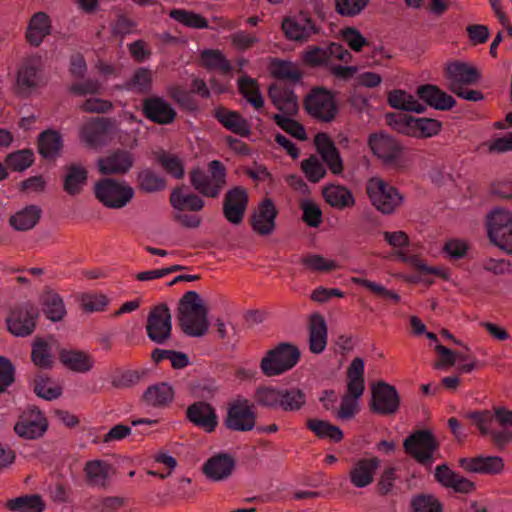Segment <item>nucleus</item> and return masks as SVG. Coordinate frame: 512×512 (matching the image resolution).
I'll use <instances>...</instances> for the list:
<instances>
[{
    "label": "nucleus",
    "instance_id": "1",
    "mask_svg": "<svg viewBox=\"0 0 512 512\" xmlns=\"http://www.w3.org/2000/svg\"><path fill=\"white\" fill-rule=\"evenodd\" d=\"M44 62L40 55L32 54L22 58L15 70L12 85L13 94L19 99H28L45 87Z\"/></svg>",
    "mask_w": 512,
    "mask_h": 512
},
{
    "label": "nucleus",
    "instance_id": "2",
    "mask_svg": "<svg viewBox=\"0 0 512 512\" xmlns=\"http://www.w3.org/2000/svg\"><path fill=\"white\" fill-rule=\"evenodd\" d=\"M208 310L195 291L186 292L178 304V321L182 331L191 337L206 334L209 323Z\"/></svg>",
    "mask_w": 512,
    "mask_h": 512
},
{
    "label": "nucleus",
    "instance_id": "3",
    "mask_svg": "<svg viewBox=\"0 0 512 512\" xmlns=\"http://www.w3.org/2000/svg\"><path fill=\"white\" fill-rule=\"evenodd\" d=\"M191 186L202 196L218 198L227 184V169L219 160L208 163L207 171L194 167L189 172Z\"/></svg>",
    "mask_w": 512,
    "mask_h": 512
},
{
    "label": "nucleus",
    "instance_id": "4",
    "mask_svg": "<svg viewBox=\"0 0 512 512\" xmlns=\"http://www.w3.org/2000/svg\"><path fill=\"white\" fill-rule=\"evenodd\" d=\"M385 118L394 131L418 139L436 136L442 128V123L437 119L416 118L405 113H387Z\"/></svg>",
    "mask_w": 512,
    "mask_h": 512
},
{
    "label": "nucleus",
    "instance_id": "5",
    "mask_svg": "<svg viewBox=\"0 0 512 512\" xmlns=\"http://www.w3.org/2000/svg\"><path fill=\"white\" fill-rule=\"evenodd\" d=\"M299 348L289 342H280L269 349L260 361V370L266 377L280 376L293 369L299 362Z\"/></svg>",
    "mask_w": 512,
    "mask_h": 512
},
{
    "label": "nucleus",
    "instance_id": "6",
    "mask_svg": "<svg viewBox=\"0 0 512 512\" xmlns=\"http://www.w3.org/2000/svg\"><path fill=\"white\" fill-rule=\"evenodd\" d=\"M364 366V360L356 357L347 368V394L342 397L336 414L341 420H350L357 412V399L362 396L365 389Z\"/></svg>",
    "mask_w": 512,
    "mask_h": 512
},
{
    "label": "nucleus",
    "instance_id": "7",
    "mask_svg": "<svg viewBox=\"0 0 512 512\" xmlns=\"http://www.w3.org/2000/svg\"><path fill=\"white\" fill-rule=\"evenodd\" d=\"M367 144L372 154L388 168L403 170L406 167L404 159V146L393 136L384 133H372Z\"/></svg>",
    "mask_w": 512,
    "mask_h": 512
},
{
    "label": "nucleus",
    "instance_id": "8",
    "mask_svg": "<svg viewBox=\"0 0 512 512\" xmlns=\"http://www.w3.org/2000/svg\"><path fill=\"white\" fill-rule=\"evenodd\" d=\"M95 198L105 207L121 209L134 197V189L125 181L104 177L98 180L93 188Z\"/></svg>",
    "mask_w": 512,
    "mask_h": 512
},
{
    "label": "nucleus",
    "instance_id": "9",
    "mask_svg": "<svg viewBox=\"0 0 512 512\" xmlns=\"http://www.w3.org/2000/svg\"><path fill=\"white\" fill-rule=\"evenodd\" d=\"M366 193L375 209L385 215L393 214L404 201V196L395 186L379 177L367 181Z\"/></svg>",
    "mask_w": 512,
    "mask_h": 512
},
{
    "label": "nucleus",
    "instance_id": "10",
    "mask_svg": "<svg viewBox=\"0 0 512 512\" xmlns=\"http://www.w3.org/2000/svg\"><path fill=\"white\" fill-rule=\"evenodd\" d=\"M439 447V441L433 432L427 429L414 431L403 442L405 453L429 470L435 460L433 454Z\"/></svg>",
    "mask_w": 512,
    "mask_h": 512
},
{
    "label": "nucleus",
    "instance_id": "11",
    "mask_svg": "<svg viewBox=\"0 0 512 512\" xmlns=\"http://www.w3.org/2000/svg\"><path fill=\"white\" fill-rule=\"evenodd\" d=\"M303 108L313 119L330 123L338 114L334 94L325 87H313L303 99Z\"/></svg>",
    "mask_w": 512,
    "mask_h": 512
},
{
    "label": "nucleus",
    "instance_id": "12",
    "mask_svg": "<svg viewBox=\"0 0 512 512\" xmlns=\"http://www.w3.org/2000/svg\"><path fill=\"white\" fill-rule=\"evenodd\" d=\"M487 236L490 242L512 255V213L504 209H495L487 215Z\"/></svg>",
    "mask_w": 512,
    "mask_h": 512
},
{
    "label": "nucleus",
    "instance_id": "13",
    "mask_svg": "<svg viewBox=\"0 0 512 512\" xmlns=\"http://www.w3.org/2000/svg\"><path fill=\"white\" fill-rule=\"evenodd\" d=\"M257 414L254 403L247 398L238 396L230 402L223 420L224 426L234 432H249L256 427Z\"/></svg>",
    "mask_w": 512,
    "mask_h": 512
},
{
    "label": "nucleus",
    "instance_id": "14",
    "mask_svg": "<svg viewBox=\"0 0 512 512\" xmlns=\"http://www.w3.org/2000/svg\"><path fill=\"white\" fill-rule=\"evenodd\" d=\"M462 417L470 420L483 437L489 436L491 438V433L495 430L490 429L489 426L493 421H496L505 430L508 427H512V410L504 406L493 407V410L468 411L463 413Z\"/></svg>",
    "mask_w": 512,
    "mask_h": 512
},
{
    "label": "nucleus",
    "instance_id": "15",
    "mask_svg": "<svg viewBox=\"0 0 512 512\" xmlns=\"http://www.w3.org/2000/svg\"><path fill=\"white\" fill-rule=\"evenodd\" d=\"M146 332L148 338L156 344H164L171 338L172 316L167 304L161 303L151 309Z\"/></svg>",
    "mask_w": 512,
    "mask_h": 512
},
{
    "label": "nucleus",
    "instance_id": "16",
    "mask_svg": "<svg viewBox=\"0 0 512 512\" xmlns=\"http://www.w3.org/2000/svg\"><path fill=\"white\" fill-rule=\"evenodd\" d=\"M38 315L37 307L30 302L15 307L6 319L8 331L17 337L31 335L36 328Z\"/></svg>",
    "mask_w": 512,
    "mask_h": 512
},
{
    "label": "nucleus",
    "instance_id": "17",
    "mask_svg": "<svg viewBox=\"0 0 512 512\" xmlns=\"http://www.w3.org/2000/svg\"><path fill=\"white\" fill-rule=\"evenodd\" d=\"M135 164V155L124 148L113 149L97 160V168L104 176L126 175Z\"/></svg>",
    "mask_w": 512,
    "mask_h": 512
},
{
    "label": "nucleus",
    "instance_id": "18",
    "mask_svg": "<svg viewBox=\"0 0 512 512\" xmlns=\"http://www.w3.org/2000/svg\"><path fill=\"white\" fill-rule=\"evenodd\" d=\"M400 407V396L395 386L379 381L372 386L370 409L379 415L395 414Z\"/></svg>",
    "mask_w": 512,
    "mask_h": 512
},
{
    "label": "nucleus",
    "instance_id": "19",
    "mask_svg": "<svg viewBox=\"0 0 512 512\" xmlns=\"http://www.w3.org/2000/svg\"><path fill=\"white\" fill-rule=\"evenodd\" d=\"M281 28L288 40L299 42L309 40L313 35L319 34L321 30L308 12H300L297 16L285 17Z\"/></svg>",
    "mask_w": 512,
    "mask_h": 512
},
{
    "label": "nucleus",
    "instance_id": "20",
    "mask_svg": "<svg viewBox=\"0 0 512 512\" xmlns=\"http://www.w3.org/2000/svg\"><path fill=\"white\" fill-rule=\"evenodd\" d=\"M278 214L274 201L269 197L263 198L249 218L252 230L259 236L271 235L276 229Z\"/></svg>",
    "mask_w": 512,
    "mask_h": 512
},
{
    "label": "nucleus",
    "instance_id": "21",
    "mask_svg": "<svg viewBox=\"0 0 512 512\" xmlns=\"http://www.w3.org/2000/svg\"><path fill=\"white\" fill-rule=\"evenodd\" d=\"M47 429V418L36 406L24 411L14 425V432L28 440L42 437Z\"/></svg>",
    "mask_w": 512,
    "mask_h": 512
},
{
    "label": "nucleus",
    "instance_id": "22",
    "mask_svg": "<svg viewBox=\"0 0 512 512\" xmlns=\"http://www.w3.org/2000/svg\"><path fill=\"white\" fill-rule=\"evenodd\" d=\"M249 203L247 190L242 186L229 189L223 199V215L225 219L234 225L242 223Z\"/></svg>",
    "mask_w": 512,
    "mask_h": 512
},
{
    "label": "nucleus",
    "instance_id": "23",
    "mask_svg": "<svg viewBox=\"0 0 512 512\" xmlns=\"http://www.w3.org/2000/svg\"><path fill=\"white\" fill-rule=\"evenodd\" d=\"M448 80V89L452 91L465 85H474L479 82L482 75L480 71L466 62L453 61L447 64L444 70Z\"/></svg>",
    "mask_w": 512,
    "mask_h": 512
},
{
    "label": "nucleus",
    "instance_id": "24",
    "mask_svg": "<svg viewBox=\"0 0 512 512\" xmlns=\"http://www.w3.org/2000/svg\"><path fill=\"white\" fill-rule=\"evenodd\" d=\"M142 113L146 119L159 125L171 124L177 116L172 105L159 96L143 99Z\"/></svg>",
    "mask_w": 512,
    "mask_h": 512
},
{
    "label": "nucleus",
    "instance_id": "25",
    "mask_svg": "<svg viewBox=\"0 0 512 512\" xmlns=\"http://www.w3.org/2000/svg\"><path fill=\"white\" fill-rule=\"evenodd\" d=\"M185 414L189 422L207 433L214 432L218 425L216 410L208 402L197 401L190 404Z\"/></svg>",
    "mask_w": 512,
    "mask_h": 512
},
{
    "label": "nucleus",
    "instance_id": "26",
    "mask_svg": "<svg viewBox=\"0 0 512 512\" xmlns=\"http://www.w3.org/2000/svg\"><path fill=\"white\" fill-rule=\"evenodd\" d=\"M458 466L467 473L497 475L504 470V460L500 456L478 455L459 458Z\"/></svg>",
    "mask_w": 512,
    "mask_h": 512
},
{
    "label": "nucleus",
    "instance_id": "27",
    "mask_svg": "<svg viewBox=\"0 0 512 512\" xmlns=\"http://www.w3.org/2000/svg\"><path fill=\"white\" fill-rule=\"evenodd\" d=\"M434 478L442 487L453 489L456 493L469 494L476 490L473 481L456 473L446 463L435 468Z\"/></svg>",
    "mask_w": 512,
    "mask_h": 512
},
{
    "label": "nucleus",
    "instance_id": "28",
    "mask_svg": "<svg viewBox=\"0 0 512 512\" xmlns=\"http://www.w3.org/2000/svg\"><path fill=\"white\" fill-rule=\"evenodd\" d=\"M380 467V459L376 456L355 460L349 471V480L356 488H364L374 481V475Z\"/></svg>",
    "mask_w": 512,
    "mask_h": 512
},
{
    "label": "nucleus",
    "instance_id": "29",
    "mask_svg": "<svg viewBox=\"0 0 512 512\" xmlns=\"http://www.w3.org/2000/svg\"><path fill=\"white\" fill-rule=\"evenodd\" d=\"M58 359L65 368L76 373H87L94 367L92 355L84 350L60 348Z\"/></svg>",
    "mask_w": 512,
    "mask_h": 512
},
{
    "label": "nucleus",
    "instance_id": "30",
    "mask_svg": "<svg viewBox=\"0 0 512 512\" xmlns=\"http://www.w3.org/2000/svg\"><path fill=\"white\" fill-rule=\"evenodd\" d=\"M268 97L273 105L284 114L288 116L297 114L299 110L298 97L292 87L271 84L268 88Z\"/></svg>",
    "mask_w": 512,
    "mask_h": 512
},
{
    "label": "nucleus",
    "instance_id": "31",
    "mask_svg": "<svg viewBox=\"0 0 512 512\" xmlns=\"http://www.w3.org/2000/svg\"><path fill=\"white\" fill-rule=\"evenodd\" d=\"M214 118L228 131L241 137H248L251 134V126L238 111L229 110L220 105L213 111Z\"/></svg>",
    "mask_w": 512,
    "mask_h": 512
},
{
    "label": "nucleus",
    "instance_id": "32",
    "mask_svg": "<svg viewBox=\"0 0 512 512\" xmlns=\"http://www.w3.org/2000/svg\"><path fill=\"white\" fill-rule=\"evenodd\" d=\"M235 459L227 454L220 453L210 457L202 466L204 475L211 481L227 479L235 469Z\"/></svg>",
    "mask_w": 512,
    "mask_h": 512
},
{
    "label": "nucleus",
    "instance_id": "33",
    "mask_svg": "<svg viewBox=\"0 0 512 512\" xmlns=\"http://www.w3.org/2000/svg\"><path fill=\"white\" fill-rule=\"evenodd\" d=\"M317 152L333 174L343 172V161L339 150L335 146L330 136L326 133H318L314 138Z\"/></svg>",
    "mask_w": 512,
    "mask_h": 512
},
{
    "label": "nucleus",
    "instance_id": "34",
    "mask_svg": "<svg viewBox=\"0 0 512 512\" xmlns=\"http://www.w3.org/2000/svg\"><path fill=\"white\" fill-rule=\"evenodd\" d=\"M113 126L110 118L98 117L84 125L80 137L90 148H97L105 144L109 129Z\"/></svg>",
    "mask_w": 512,
    "mask_h": 512
},
{
    "label": "nucleus",
    "instance_id": "35",
    "mask_svg": "<svg viewBox=\"0 0 512 512\" xmlns=\"http://www.w3.org/2000/svg\"><path fill=\"white\" fill-rule=\"evenodd\" d=\"M418 97L428 106L441 111L451 110L455 105V99L433 84L420 85L417 88Z\"/></svg>",
    "mask_w": 512,
    "mask_h": 512
},
{
    "label": "nucleus",
    "instance_id": "36",
    "mask_svg": "<svg viewBox=\"0 0 512 512\" xmlns=\"http://www.w3.org/2000/svg\"><path fill=\"white\" fill-rule=\"evenodd\" d=\"M37 150L39 155L48 161H54L60 157L63 150V138L59 131L47 129L41 132L37 138Z\"/></svg>",
    "mask_w": 512,
    "mask_h": 512
},
{
    "label": "nucleus",
    "instance_id": "37",
    "mask_svg": "<svg viewBox=\"0 0 512 512\" xmlns=\"http://www.w3.org/2000/svg\"><path fill=\"white\" fill-rule=\"evenodd\" d=\"M175 391L167 382L150 385L142 394L141 401L148 407L165 408L174 400Z\"/></svg>",
    "mask_w": 512,
    "mask_h": 512
},
{
    "label": "nucleus",
    "instance_id": "38",
    "mask_svg": "<svg viewBox=\"0 0 512 512\" xmlns=\"http://www.w3.org/2000/svg\"><path fill=\"white\" fill-rule=\"evenodd\" d=\"M51 20L47 13L37 12L29 20L25 38L33 47H39L44 38L51 33Z\"/></svg>",
    "mask_w": 512,
    "mask_h": 512
},
{
    "label": "nucleus",
    "instance_id": "39",
    "mask_svg": "<svg viewBox=\"0 0 512 512\" xmlns=\"http://www.w3.org/2000/svg\"><path fill=\"white\" fill-rule=\"evenodd\" d=\"M325 201L333 208L344 210L355 205V198L347 187L343 185L329 184L322 190Z\"/></svg>",
    "mask_w": 512,
    "mask_h": 512
},
{
    "label": "nucleus",
    "instance_id": "40",
    "mask_svg": "<svg viewBox=\"0 0 512 512\" xmlns=\"http://www.w3.org/2000/svg\"><path fill=\"white\" fill-rule=\"evenodd\" d=\"M171 206L178 211L198 212L204 208V200L195 193H184L183 186L175 187L169 198Z\"/></svg>",
    "mask_w": 512,
    "mask_h": 512
},
{
    "label": "nucleus",
    "instance_id": "41",
    "mask_svg": "<svg viewBox=\"0 0 512 512\" xmlns=\"http://www.w3.org/2000/svg\"><path fill=\"white\" fill-rule=\"evenodd\" d=\"M327 345V325L322 315L316 313L310 318L309 349L313 354L322 353Z\"/></svg>",
    "mask_w": 512,
    "mask_h": 512
},
{
    "label": "nucleus",
    "instance_id": "42",
    "mask_svg": "<svg viewBox=\"0 0 512 512\" xmlns=\"http://www.w3.org/2000/svg\"><path fill=\"white\" fill-rule=\"evenodd\" d=\"M66 174L63 179V190L70 196L79 195L88 180V171L79 164L65 167Z\"/></svg>",
    "mask_w": 512,
    "mask_h": 512
},
{
    "label": "nucleus",
    "instance_id": "43",
    "mask_svg": "<svg viewBox=\"0 0 512 512\" xmlns=\"http://www.w3.org/2000/svg\"><path fill=\"white\" fill-rule=\"evenodd\" d=\"M40 303L45 316L53 322L61 321L66 315L62 297L50 288H45L40 296Z\"/></svg>",
    "mask_w": 512,
    "mask_h": 512
},
{
    "label": "nucleus",
    "instance_id": "44",
    "mask_svg": "<svg viewBox=\"0 0 512 512\" xmlns=\"http://www.w3.org/2000/svg\"><path fill=\"white\" fill-rule=\"evenodd\" d=\"M111 465L104 460H89L84 465L85 481L89 486L106 488Z\"/></svg>",
    "mask_w": 512,
    "mask_h": 512
},
{
    "label": "nucleus",
    "instance_id": "45",
    "mask_svg": "<svg viewBox=\"0 0 512 512\" xmlns=\"http://www.w3.org/2000/svg\"><path fill=\"white\" fill-rule=\"evenodd\" d=\"M167 186L166 179L151 168H143L136 173V187L146 194L163 191Z\"/></svg>",
    "mask_w": 512,
    "mask_h": 512
},
{
    "label": "nucleus",
    "instance_id": "46",
    "mask_svg": "<svg viewBox=\"0 0 512 512\" xmlns=\"http://www.w3.org/2000/svg\"><path fill=\"white\" fill-rule=\"evenodd\" d=\"M4 506L11 512H43L46 508L40 494L21 495L7 500Z\"/></svg>",
    "mask_w": 512,
    "mask_h": 512
},
{
    "label": "nucleus",
    "instance_id": "47",
    "mask_svg": "<svg viewBox=\"0 0 512 512\" xmlns=\"http://www.w3.org/2000/svg\"><path fill=\"white\" fill-rule=\"evenodd\" d=\"M41 214L42 210L39 206L29 205L12 215L9 224L17 231H27L36 226Z\"/></svg>",
    "mask_w": 512,
    "mask_h": 512
},
{
    "label": "nucleus",
    "instance_id": "48",
    "mask_svg": "<svg viewBox=\"0 0 512 512\" xmlns=\"http://www.w3.org/2000/svg\"><path fill=\"white\" fill-rule=\"evenodd\" d=\"M306 427L312 431L319 439H326L334 443L343 440V431L329 421L310 418L306 422Z\"/></svg>",
    "mask_w": 512,
    "mask_h": 512
},
{
    "label": "nucleus",
    "instance_id": "49",
    "mask_svg": "<svg viewBox=\"0 0 512 512\" xmlns=\"http://www.w3.org/2000/svg\"><path fill=\"white\" fill-rule=\"evenodd\" d=\"M31 361L40 369H51L54 366V357L46 339L35 337L32 342Z\"/></svg>",
    "mask_w": 512,
    "mask_h": 512
},
{
    "label": "nucleus",
    "instance_id": "50",
    "mask_svg": "<svg viewBox=\"0 0 512 512\" xmlns=\"http://www.w3.org/2000/svg\"><path fill=\"white\" fill-rule=\"evenodd\" d=\"M154 157L168 175L175 179H182L184 177V162L178 155L160 150L154 153Z\"/></svg>",
    "mask_w": 512,
    "mask_h": 512
},
{
    "label": "nucleus",
    "instance_id": "51",
    "mask_svg": "<svg viewBox=\"0 0 512 512\" xmlns=\"http://www.w3.org/2000/svg\"><path fill=\"white\" fill-rule=\"evenodd\" d=\"M201 66L207 70H218L223 74H229L232 70L230 61L218 49H206L200 54Z\"/></svg>",
    "mask_w": 512,
    "mask_h": 512
},
{
    "label": "nucleus",
    "instance_id": "52",
    "mask_svg": "<svg viewBox=\"0 0 512 512\" xmlns=\"http://www.w3.org/2000/svg\"><path fill=\"white\" fill-rule=\"evenodd\" d=\"M33 391L39 398L52 401L62 396L63 387L49 376L38 375L34 379Z\"/></svg>",
    "mask_w": 512,
    "mask_h": 512
},
{
    "label": "nucleus",
    "instance_id": "53",
    "mask_svg": "<svg viewBox=\"0 0 512 512\" xmlns=\"http://www.w3.org/2000/svg\"><path fill=\"white\" fill-rule=\"evenodd\" d=\"M239 93L255 108L260 109L264 105V100L260 92L259 84L256 79L249 76H242L238 79Z\"/></svg>",
    "mask_w": 512,
    "mask_h": 512
},
{
    "label": "nucleus",
    "instance_id": "54",
    "mask_svg": "<svg viewBox=\"0 0 512 512\" xmlns=\"http://www.w3.org/2000/svg\"><path fill=\"white\" fill-rule=\"evenodd\" d=\"M34 161V152L29 148L13 151L4 158L6 167L13 172H24L34 164Z\"/></svg>",
    "mask_w": 512,
    "mask_h": 512
},
{
    "label": "nucleus",
    "instance_id": "55",
    "mask_svg": "<svg viewBox=\"0 0 512 512\" xmlns=\"http://www.w3.org/2000/svg\"><path fill=\"white\" fill-rule=\"evenodd\" d=\"M169 17L176 22L192 29H206L208 28L207 19L191 10L173 8L169 11Z\"/></svg>",
    "mask_w": 512,
    "mask_h": 512
},
{
    "label": "nucleus",
    "instance_id": "56",
    "mask_svg": "<svg viewBox=\"0 0 512 512\" xmlns=\"http://www.w3.org/2000/svg\"><path fill=\"white\" fill-rule=\"evenodd\" d=\"M306 405V394L299 388L281 389L279 409L284 412L299 411Z\"/></svg>",
    "mask_w": 512,
    "mask_h": 512
},
{
    "label": "nucleus",
    "instance_id": "57",
    "mask_svg": "<svg viewBox=\"0 0 512 512\" xmlns=\"http://www.w3.org/2000/svg\"><path fill=\"white\" fill-rule=\"evenodd\" d=\"M124 88L138 94H147L152 89V73L149 69L140 67L124 84Z\"/></svg>",
    "mask_w": 512,
    "mask_h": 512
},
{
    "label": "nucleus",
    "instance_id": "58",
    "mask_svg": "<svg viewBox=\"0 0 512 512\" xmlns=\"http://www.w3.org/2000/svg\"><path fill=\"white\" fill-rule=\"evenodd\" d=\"M281 389L273 386H259L254 393L257 405L269 409H279Z\"/></svg>",
    "mask_w": 512,
    "mask_h": 512
},
{
    "label": "nucleus",
    "instance_id": "59",
    "mask_svg": "<svg viewBox=\"0 0 512 512\" xmlns=\"http://www.w3.org/2000/svg\"><path fill=\"white\" fill-rule=\"evenodd\" d=\"M168 94L182 110L188 112H196L199 110L198 100L194 97L191 91L186 90L182 86L170 87Z\"/></svg>",
    "mask_w": 512,
    "mask_h": 512
},
{
    "label": "nucleus",
    "instance_id": "60",
    "mask_svg": "<svg viewBox=\"0 0 512 512\" xmlns=\"http://www.w3.org/2000/svg\"><path fill=\"white\" fill-rule=\"evenodd\" d=\"M411 512H443V504L432 494L420 493L412 497Z\"/></svg>",
    "mask_w": 512,
    "mask_h": 512
},
{
    "label": "nucleus",
    "instance_id": "61",
    "mask_svg": "<svg viewBox=\"0 0 512 512\" xmlns=\"http://www.w3.org/2000/svg\"><path fill=\"white\" fill-rule=\"evenodd\" d=\"M272 119L282 130L290 134L292 137L301 141L307 139L304 126L300 122L292 119L291 116L286 114H274Z\"/></svg>",
    "mask_w": 512,
    "mask_h": 512
},
{
    "label": "nucleus",
    "instance_id": "62",
    "mask_svg": "<svg viewBox=\"0 0 512 512\" xmlns=\"http://www.w3.org/2000/svg\"><path fill=\"white\" fill-rule=\"evenodd\" d=\"M272 74L277 79L299 82L302 72L291 62L275 59L272 64Z\"/></svg>",
    "mask_w": 512,
    "mask_h": 512
},
{
    "label": "nucleus",
    "instance_id": "63",
    "mask_svg": "<svg viewBox=\"0 0 512 512\" xmlns=\"http://www.w3.org/2000/svg\"><path fill=\"white\" fill-rule=\"evenodd\" d=\"M369 3L370 0H334V8L340 16L353 18L360 15Z\"/></svg>",
    "mask_w": 512,
    "mask_h": 512
},
{
    "label": "nucleus",
    "instance_id": "64",
    "mask_svg": "<svg viewBox=\"0 0 512 512\" xmlns=\"http://www.w3.org/2000/svg\"><path fill=\"white\" fill-rule=\"evenodd\" d=\"M301 170L311 183H318L327 173L325 167L315 155H310L302 160Z\"/></svg>",
    "mask_w": 512,
    "mask_h": 512
}]
</instances>
